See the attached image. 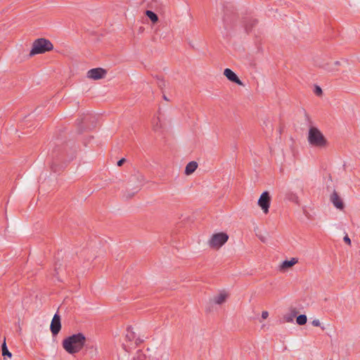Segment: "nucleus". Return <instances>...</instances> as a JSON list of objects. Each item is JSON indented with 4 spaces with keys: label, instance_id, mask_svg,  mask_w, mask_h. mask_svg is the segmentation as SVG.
Wrapping results in <instances>:
<instances>
[{
    "label": "nucleus",
    "instance_id": "obj_1",
    "mask_svg": "<svg viewBox=\"0 0 360 360\" xmlns=\"http://www.w3.org/2000/svg\"><path fill=\"white\" fill-rule=\"evenodd\" d=\"M86 342V337L82 333L73 334L63 340V347L70 354H75L81 351Z\"/></svg>",
    "mask_w": 360,
    "mask_h": 360
},
{
    "label": "nucleus",
    "instance_id": "obj_2",
    "mask_svg": "<svg viewBox=\"0 0 360 360\" xmlns=\"http://www.w3.org/2000/svg\"><path fill=\"white\" fill-rule=\"evenodd\" d=\"M307 141L310 146L323 148L328 146V141L322 132L316 127H311L309 129Z\"/></svg>",
    "mask_w": 360,
    "mask_h": 360
},
{
    "label": "nucleus",
    "instance_id": "obj_3",
    "mask_svg": "<svg viewBox=\"0 0 360 360\" xmlns=\"http://www.w3.org/2000/svg\"><path fill=\"white\" fill-rule=\"evenodd\" d=\"M53 49V46L49 40L44 38H39L33 42L30 56H33L36 54L44 53L51 51Z\"/></svg>",
    "mask_w": 360,
    "mask_h": 360
},
{
    "label": "nucleus",
    "instance_id": "obj_4",
    "mask_svg": "<svg viewBox=\"0 0 360 360\" xmlns=\"http://www.w3.org/2000/svg\"><path fill=\"white\" fill-rule=\"evenodd\" d=\"M229 239V236L224 232L214 233L209 240L208 244L210 248L219 249L225 244Z\"/></svg>",
    "mask_w": 360,
    "mask_h": 360
},
{
    "label": "nucleus",
    "instance_id": "obj_5",
    "mask_svg": "<svg viewBox=\"0 0 360 360\" xmlns=\"http://www.w3.org/2000/svg\"><path fill=\"white\" fill-rule=\"evenodd\" d=\"M271 197L268 191H264L260 195L257 204L262 208L264 213L267 214L270 207Z\"/></svg>",
    "mask_w": 360,
    "mask_h": 360
},
{
    "label": "nucleus",
    "instance_id": "obj_6",
    "mask_svg": "<svg viewBox=\"0 0 360 360\" xmlns=\"http://www.w3.org/2000/svg\"><path fill=\"white\" fill-rule=\"evenodd\" d=\"M61 329L60 316L56 313L52 319L50 325V330L53 336L57 335Z\"/></svg>",
    "mask_w": 360,
    "mask_h": 360
},
{
    "label": "nucleus",
    "instance_id": "obj_7",
    "mask_svg": "<svg viewBox=\"0 0 360 360\" xmlns=\"http://www.w3.org/2000/svg\"><path fill=\"white\" fill-rule=\"evenodd\" d=\"M105 75L106 70L101 68H93L87 72V77L95 80L103 78Z\"/></svg>",
    "mask_w": 360,
    "mask_h": 360
},
{
    "label": "nucleus",
    "instance_id": "obj_8",
    "mask_svg": "<svg viewBox=\"0 0 360 360\" xmlns=\"http://www.w3.org/2000/svg\"><path fill=\"white\" fill-rule=\"evenodd\" d=\"M224 75L231 82H234L238 85H243L242 81L238 78L236 74L229 68H226L224 71Z\"/></svg>",
    "mask_w": 360,
    "mask_h": 360
},
{
    "label": "nucleus",
    "instance_id": "obj_9",
    "mask_svg": "<svg viewBox=\"0 0 360 360\" xmlns=\"http://www.w3.org/2000/svg\"><path fill=\"white\" fill-rule=\"evenodd\" d=\"M330 200L333 202V205L340 210H342L344 208V203L342 201L341 198L338 195V194L334 191L330 195Z\"/></svg>",
    "mask_w": 360,
    "mask_h": 360
},
{
    "label": "nucleus",
    "instance_id": "obj_10",
    "mask_svg": "<svg viewBox=\"0 0 360 360\" xmlns=\"http://www.w3.org/2000/svg\"><path fill=\"white\" fill-rule=\"evenodd\" d=\"M297 259L294 257L291 258L290 260H285L279 266V269L281 271H285L289 268L292 267L295 264H297Z\"/></svg>",
    "mask_w": 360,
    "mask_h": 360
},
{
    "label": "nucleus",
    "instance_id": "obj_11",
    "mask_svg": "<svg viewBox=\"0 0 360 360\" xmlns=\"http://www.w3.org/2000/svg\"><path fill=\"white\" fill-rule=\"evenodd\" d=\"M258 21L252 18H245L243 21L245 30L247 33L251 32L252 29L257 24Z\"/></svg>",
    "mask_w": 360,
    "mask_h": 360
},
{
    "label": "nucleus",
    "instance_id": "obj_12",
    "mask_svg": "<svg viewBox=\"0 0 360 360\" xmlns=\"http://www.w3.org/2000/svg\"><path fill=\"white\" fill-rule=\"evenodd\" d=\"M228 297V294L225 292H221L217 295L214 297V302L217 304H221L226 302Z\"/></svg>",
    "mask_w": 360,
    "mask_h": 360
},
{
    "label": "nucleus",
    "instance_id": "obj_13",
    "mask_svg": "<svg viewBox=\"0 0 360 360\" xmlns=\"http://www.w3.org/2000/svg\"><path fill=\"white\" fill-rule=\"evenodd\" d=\"M198 167V163L195 161H191L187 164L185 168V174L190 175L193 173Z\"/></svg>",
    "mask_w": 360,
    "mask_h": 360
},
{
    "label": "nucleus",
    "instance_id": "obj_14",
    "mask_svg": "<svg viewBox=\"0 0 360 360\" xmlns=\"http://www.w3.org/2000/svg\"><path fill=\"white\" fill-rule=\"evenodd\" d=\"M285 197L289 201H291V202H293L295 203L299 202V198H298L297 195L295 193H294L293 191H292L291 190L286 191V193L285 194Z\"/></svg>",
    "mask_w": 360,
    "mask_h": 360
},
{
    "label": "nucleus",
    "instance_id": "obj_15",
    "mask_svg": "<svg viewBox=\"0 0 360 360\" xmlns=\"http://www.w3.org/2000/svg\"><path fill=\"white\" fill-rule=\"evenodd\" d=\"M61 159V158L57 156L56 159L52 162L51 168L53 172H58L60 170V168L58 166V162L60 161Z\"/></svg>",
    "mask_w": 360,
    "mask_h": 360
},
{
    "label": "nucleus",
    "instance_id": "obj_16",
    "mask_svg": "<svg viewBox=\"0 0 360 360\" xmlns=\"http://www.w3.org/2000/svg\"><path fill=\"white\" fill-rule=\"evenodd\" d=\"M146 15L153 23L157 22L158 21V16L153 11H146Z\"/></svg>",
    "mask_w": 360,
    "mask_h": 360
},
{
    "label": "nucleus",
    "instance_id": "obj_17",
    "mask_svg": "<svg viewBox=\"0 0 360 360\" xmlns=\"http://www.w3.org/2000/svg\"><path fill=\"white\" fill-rule=\"evenodd\" d=\"M307 316L304 314L299 315L296 319L297 323L300 326L304 325L307 323Z\"/></svg>",
    "mask_w": 360,
    "mask_h": 360
},
{
    "label": "nucleus",
    "instance_id": "obj_18",
    "mask_svg": "<svg viewBox=\"0 0 360 360\" xmlns=\"http://www.w3.org/2000/svg\"><path fill=\"white\" fill-rule=\"evenodd\" d=\"M1 347H2V355L4 356L11 357L12 354L8 351V349L7 348L5 339H4V343L2 344Z\"/></svg>",
    "mask_w": 360,
    "mask_h": 360
},
{
    "label": "nucleus",
    "instance_id": "obj_19",
    "mask_svg": "<svg viewBox=\"0 0 360 360\" xmlns=\"http://www.w3.org/2000/svg\"><path fill=\"white\" fill-rule=\"evenodd\" d=\"M157 84L160 89H163L165 86V81L160 77H157Z\"/></svg>",
    "mask_w": 360,
    "mask_h": 360
},
{
    "label": "nucleus",
    "instance_id": "obj_20",
    "mask_svg": "<svg viewBox=\"0 0 360 360\" xmlns=\"http://www.w3.org/2000/svg\"><path fill=\"white\" fill-rule=\"evenodd\" d=\"M314 94L319 96L322 94V89L319 86H315Z\"/></svg>",
    "mask_w": 360,
    "mask_h": 360
},
{
    "label": "nucleus",
    "instance_id": "obj_21",
    "mask_svg": "<svg viewBox=\"0 0 360 360\" xmlns=\"http://www.w3.org/2000/svg\"><path fill=\"white\" fill-rule=\"evenodd\" d=\"M137 359H139V360H145L146 359V356L145 354H142L141 352H137V356H136Z\"/></svg>",
    "mask_w": 360,
    "mask_h": 360
},
{
    "label": "nucleus",
    "instance_id": "obj_22",
    "mask_svg": "<svg viewBox=\"0 0 360 360\" xmlns=\"http://www.w3.org/2000/svg\"><path fill=\"white\" fill-rule=\"evenodd\" d=\"M344 241L347 243L348 245H351V240L350 238H349V236L347 235H346L344 238H343Z\"/></svg>",
    "mask_w": 360,
    "mask_h": 360
},
{
    "label": "nucleus",
    "instance_id": "obj_23",
    "mask_svg": "<svg viewBox=\"0 0 360 360\" xmlns=\"http://www.w3.org/2000/svg\"><path fill=\"white\" fill-rule=\"evenodd\" d=\"M311 324L314 326H319L321 325V323L319 321V320L318 319H315L312 322H311Z\"/></svg>",
    "mask_w": 360,
    "mask_h": 360
},
{
    "label": "nucleus",
    "instance_id": "obj_24",
    "mask_svg": "<svg viewBox=\"0 0 360 360\" xmlns=\"http://www.w3.org/2000/svg\"><path fill=\"white\" fill-rule=\"evenodd\" d=\"M125 161H126V159H125V158H122V159H120V160L117 162V166L121 167V166L124 164V162H125Z\"/></svg>",
    "mask_w": 360,
    "mask_h": 360
},
{
    "label": "nucleus",
    "instance_id": "obj_25",
    "mask_svg": "<svg viewBox=\"0 0 360 360\" xmlns=\"http://www.w3.org/2000/svg\"><path fill=\"white\" fill-rule=\"evenodd\" d=\"M268 316H269V312L268 311H262V318L263 319H266L268 317Z\"/></svg>",
    "mask_w": 360,
    "mask_h": 360
},
{
    "label": "nucleus",
    "instance_id": "obj_26",
    "mask_svg": "<svg viewBox=\"0 0 360 360\" xmlns=\"http://www.w3.org/2000/svg\"><path fill=\"white\" fill-rule=\"evenodd\" d=\"M324 68L329 72H333V71L337 70V69H335V68H333V67H324Z\"/></svg>",
    "mask_w": 360,
    "mask_h": 360
},
{
    "label": "nucleus",
    "instance_id": "obj_27",
    "mask_svg": "<svg viewBox=\"0 0 360 360\" xmlns=\"http://www.w3.org/2000/svg\"><path fill=\"white\" fill-rule=\"evenodd\" d=\"M340 63L337 60V61L334 62L333 65L335 66H338V65H340Z\"/></svg>",
    "mask_w": 360,
    "mask_h": 360
},
{
    "label": "nucleus",
    "instance_id": "obj_28",
    "mask_svg": "<svg viewBox=\"0 0 360 360\" xmlns=\"http://www.w3.org/2000/svg\"><path fill=\"white\" fill-rule=\"evenodd\" d=\"M297 187L300 189V191H302L303 189V186L301 184H299V185L297 186Z\"/></svg>",
    "mask_w": 360,
    "mask_h": 360
},
{
    "label": "nucleus",
    "instance_id": "obj_29",
    "mask_svg": "<svg viewBox=\"0 0 360 360\" xmlns=\"http://www.w3.org/2000/svg\"><path fill=\"white\" fill-rule=\"evenodd\" d=\"M285 319H286V321H288V322H290L292 321V319L290 317H286Z\"/></svg>",
    "mask_w": 360,
    "mask_h": 360
},
{
    "label": "nucleus",
    "instance_id": "obj_30",
    "mask_svg": "<svg viewBox=\"0 0 360 360\" xmlns=\"http://www.w3.org/2000/svg\"><path fill=\"white\" fill-rule=\"evenodd\" d=\"M224 27H225V29H228V26L226 24V21L224 20Z\"/></svg>",
    "mask_w": 360,
    "mask_h": 360
},
{
    "label": "nucleus",
    "instance_id": "obj_31",
    "mask_svg": "<svg viewBox=\"0 0 360 360\" xmlns=\"http://www.w3.org/2000/svg\"><path fill=\"white\" fill-rule=\"evenodd\" d=\"M269 129H270V130H273V128H272L271 124H270Z\"/></svg>",
    "mask_w": 360,
    "mask_h": 360
},
{
    "label": "nucleus",
    "instance_id": "obj_32",
    "mask_svg": "<svg viewBox=\"0 0 360 360\" xmlns=\"http://www.w3.org/2000/svg\"><path fill=\"white\" fill-rule=\"evenodd\" d=\"M127 338H128L129 340L131 339V337L129 336V334L127 335Z\"/></svg>",
    "mask_w": 360,
    "mask_h": 360
},
{
    "label": "nucleus",
    "instance_id": "obj_33",
    "mask_svg": "<svg viewBox=\"0 0 360 360\" xmlns=\"http://www.w3.org/2000/svg\"><path fill=\"white\" fill-rule=\"evenodd\" d=\"M136 189V192H137L139 189V186H137Z\"/></svg>",
    "mask_w": 360,
    "mask_h": 360
},
{
    "label": "nucleus",
    "instance_id": "obj_34",
    "mask_svg": "<svg viewBox=\"0 0 360 360\" xmlns=\"http://www.w3.org/2000/svg\"><path fill=\"white\" fill-rule=\"evenodd\" d=\"M165 100H167V97L165 96H163Z\"/></svg>",
    "mask_w": 360,
    "mask_h": 360
}]
</instances>
